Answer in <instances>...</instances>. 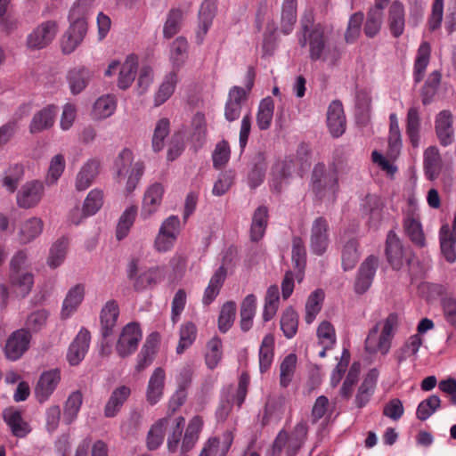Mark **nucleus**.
I'll return each mask as SVG.
<instances>
[{
  "label": "nucleus",
  "instance_id": "obj_16",
  "mask_svg": "<svg viewBox=\"0 0 456 456\" xmlns=\"http://www.w3.org/2000/svg\"><path fill=\"white\" fill-rule=\"evenodd\" d=\"M340 242L342 243L341 260L343 268L345 271L351 270L355 266L360 258L358 240L345 232L340 236Z\"/></svg>",
  "mask_w": 456,
  "mask_h": 456
},
{
  "label": "nucleus",
  "instance_id": "obj_39",
  "mask_svg": "<svg viewBox=\"0 0 456 456\" xmlns=\"http://www.w3.org/2000/svg\"><path fill=\"white\" fill-rule=\"evenodd\" d=\"M83 403V394L79 390L73 391L67 398L63 406V421L69 425L75 421L81 405Z\"/></svg>",
  "mask_w": 456,
  "mask_h": 456
},
{
  "label": "nucleus",
  "instance_id": "obj_11",
  "mask_svg": "<svg viewBox=\"0 0 456 456\" xmlns=\"http://www.w3.org/2000/svg\"><path fill=\"white\" fill-rule=\"evenodd\" d=\"M403 227L405 234L416 247L424 248L426 246V238L418 212L408 210L403 217Z\"/></svg>",
  "mask_w": 456,
  "mask_h": 456
},
{
  "label": "nucleus",
  "instance_id": "obj_12",
  "mask_svg": "<svg viewBox=\"0 0 456 456\" xmlns=\"http://www.w3.org/2000/svg\"><path fill=\"white\" fill-rule=\"evenodd\" d=\"M378 267L379 259L372 255L361 264L354 282V290L357 294H363L370 289Z\"/></svg>",
  "mask_w": 456,
  "mask_h": 456
},
{
  "label": "nucleus",
  "instance_id": "obj_42",
  "mask_svg": "<svg viewBox=\"0 0 456 456\" xmlns=\"http://www.w3.org/2000/svg\"><path fill=\"white\" fill-rule=\"evenodd\" d=\"M441 252L447 262L454 263L456 261L455 244L456 238L450 233V228L447 224L443 225L439 232Z\"/></svg>",
  "mask_w": 456,
  "mask_h": 456
},
{
  "label": "nucleus",
  "instance_id": "obj_33",
  "mask_svg": "<svg viewBox=\"0 0 456 456\" xmlns=\"http://www.w3.org/2000/svg\"><path fill=\"white\" fill-rule=\"evenodd\" d=\"M226 273V269L224 266H220L212 275L202 298V303L205 305L211 304L218 296L225 281Z\"/></svg>",
  "mask_w": 456,
  "mask_h": 456
},
{
  "label": "nucleus",
  "instance_id": "obj_53",
  "mask_svg": "<svg viewBox=\"0 0 456 456\" xmlns=\"http://www.w3.org/2000/svg\"><path fill=\"white\" fill-rule=\"evenodd\" d=\"M274 104L271 97L261 101L256 115V124L260 130H266L270 127L273 116Z\"/></svg>",
  "mask_w": 456,
  "mask_h": 456
},
{
  "label": "nucleus",
  "instance_id": "obj_43",
  "mask_svg": "<svg viewBox=\"0 0 456 456\" xmlns=\"http://www.w3.org/2000/svg\"><path fill=\"white\" fill-rule=\"evenodd\" d=\"M216 4L213 0H206L202 3L199 12V34L201 33L200 41L202 40L203 37L208 33L212 24L213 19L216 16Z\"/></svg>",
  "mask_w": 456,
  "mask_h": 456
},
{
  "label": "nucleus",
  "instance_id": "obj_28",
  "mask_svg": "<svg viewBox=\"0 0 456 456\" xmlns=\"http://www.w3.org/2000/svg\"><path fill=\"white\" fill-rule=\"evenodd\" d=\"M392 341L379 335V325L376 324L369 332L365 339V350L369 354L380 353L386 355L391 348Z\"/></svg>",
  "mask_w": 456,
  "mask_h": 456
},
{
  "label": "nucleus",
  "instance_id": "obj_17",
  "mask_svg": "<svg viewBox=\"0 0 456 456\" xmlns=\"http://www.w3.org/2000/svg\"><path fill=\"white\" fill-rule=\"evenodd\" d=\"M452 123V115L446 110L440 111L436 118V133L443 146L452 144L454 140Z\"/></svg>",
  "mask_w": 456,
  "mask_h": 456
},
{
  "label": "nucleus",
  "instance_id": "obj_29",
  "mask_svg": "<svg viewBox=\"0 0 456 456\" xmlns=\"http://www.w3.org/2000/svg\"><path fill=\"white\" fill-rule=\"evenodd\" d=\"M101 163L99 160H88L78 172L76 178V188L77 191H85L99 175Z\"/></svg>",
  "mask_w": 456,
  "mask_h": 456
},
{
  "label": "nucleus",
  "instance_id": "obj_20",
  "mask_svg": "<svg viewBox=\"0 0 456 456\" xmlns=\"http://www.w3.org/2000/svg\"><path fill=\"white\" fill-rule=\"evenodd\" d=\"M90 332L82 329L70 344L67 358L71 365L78 364L85 357L90 344Z\"/></svg>",
  "mask_w": 456,
  "mask_h": 456
},
{
  "label": "nucleus",
  "instance_id": "obj_54",
  "mask_svg": "<svg viewBox=\"0 0 456 456\" xmlns=\"http://www.w3.org/2000/svg\"><path fill=\"white\" fill-rule=\"evenodd\" d=\"M280 300L279 289L276 285H272L267 289L265 297V306L263 312V319L268 322L275 315Z\"/></svg>",
  "mask_w": 456,
  "mask_h": 456
},
{
  "label": "nucleus",
  "instance_id": "obj_49",
  "mask_svg": "<svg viewBox=\"0 0 456 456\" xmlns=\"http://www.w3.org/2000/svg\"><path fill=\"white\" fill-rule=\"evenodd\" d=\"M168 423L169 419L163 418L151 427L147 436V447L149 450H156L163 443L165 431Z\"/></svg>",
  "mask_w": 456,
  "mask_h": 456
},
{
  "label": "nucleus",
  "instance_id": "obj_6",
  "mask_svg": "<svg viewBox=\"0 0 456 456\" xmlns=\"http://www.w3.org/2000/svg\"><path fill=\"white\" fill-rule=\"evenodd\" d=\"M58 24L54 20H46L38 25L27 38V46L31 50H39L47 46L55 37Z\"/></svg>",
  "mask_w": 456,
  "mask_h": 456
},
{
  "label": "nucleus",
  "instance_id": "obj_30",
  "mask_svg": "<svg viewBox=\"0 0 456 456\" xmlns=\"http://www.w3.org/2000/svg\"><path fill=\"white\" fill-rule=\"evenodd\" d=\"M166 374L162 368H156L151 374L147 387V401L155 404L163 395Z\"/></svg>",
  "mask_w": 456,
  "mask_h": 456
},
{
  "label": "nucleus",
  "instance_id": "obj_1",
  "mask_svg": "<svg viewBox=\"0 0 456 456\" xmlns=\"http://www.w3.org/2000/svg\"><path fill=\"white\" fill-rule=\"evenodd\" d=\"M309 57L335 66L341 57L339 47L331 41L330 32L322 24H316L308 33Z\"/></svg>",
  "mask_w": 456,
  "mask_h": 456
},
{
  "label": "nucleus",
  "instance_id": "obj_55",
  "mask_svg": "<svg viewBox=\"0 0 456 456\" xmlns=\"http://www.w3.org/2000/svg\"><path fill=\"white\" fill-rule=\"evenodd\" d=\"M297 21V0H284L281 11V29L289 34Z\"/></svg>",
  "mask_w": 456,
  "mask_h": 456
},
{
  "label": "nucleus",
  "instance_id": "obj_50",
  "mask_svg": "<svg viewBox=\"0 0 456 456\" xmlns=\"http://www.w3.org/2000/svg\"><path fill=\"white\" fill-rule=\"evenodd\" d=\"M431 47L428 42H423L418 50V54L414 63V79L417 83L423 78L424 72L429 62Z\"/></svg>",
  "mask_w": 456,
  "mask_h": 456
},
{
  "label": "nucleus",
  "instance_id": "obj_34",
  "mask_svg": "<svg viewBox=\"0 0 456 456\" xmlns=\"http://www.w3.org/2000/svg\"><path fill=\"white\" fill-rule=\"evenodd\" d=\"M24 176V167L21 164H11L3 173L2 185L10 193L18 189L20 183Z\"/></svg>",
  "mask_w": 456,
  "mask_h": 456
},
{
  "label": "nucleus",
  "instance_id": "obj_21",
  "mask_svg": "<svg viewBox=\"0 0 456 456\" xmlns=\"http://www.w3.org/2000/svg\"><path fill=\"white\" fill-rule=\"evenodd\" d=\"M3 418L14 436L23 438L31 432L29 424L24 420L20 411L12 407L4 409Z\"/></svg>",
  "mask_w": 456,
  "mask_h": 456
},
{
  "label": "nucleus",
  "instance_id": "obj_61",
  "mask_svg": "<svg viewBox=\"0 0 456 456\" xmlns=\"http://www.w3.org/2000/svg\"><path fill=\"white\" fill-rule=\"evenodd\" d=\"M298 326V316L294 309L287 308L281 318V329L287 338H292Z\"/></svg>",
  "mask_w": 456,
  "mask_h": 456
},
{
  "label": "nucleus",
  "instance_id": "obj_60",
  "mask_svg": "<svg viewBox=\"0 0 456 456\" xmlns=\"http://www.w3.org/2000/svg\"><path fill=\"white\" fill-rule=\"evenodd\" d=\"M137 215V208L135 206L128 207L121 215L116 231V236L118 240L124 239L133 225Z\"/></svg>",
  "mask_w": 456,
  "mask_h": 456
},
{
  "label": "nucleus",
  "instance_id": "obj_52",
  "mask_svg": "<svg viewBox=\"0 0 456 456\" xmlns=\"http://www.w3.org/2000/svg\"><path fill=\"white\" fill-rule=\"evenodd\" d=\"M10 281L17 295L22 297L29 293L34 282L33 275L28 272L10 274Z\"/></svg>",
  "mask_w": 456,
  "mask_h": 456
},
{
  "label": "nucleus",
  "instance_id": "obj_58",
  "mask_svg": "<svg viewBox=\"0 0 456 456\" xmlns=\"http://www.w3.org/2000/svg\"><path fill=\"white\" fill-rule=\"evenodd\" d=\"M178 81L177 74L175 71L168 73L155 96V104L157 106L164 103L174 93Z\"/></svg>",
  "mask_w": 456,
  "mask_h": 456
},
{
  "label": "nucleus",
  "instance_id": "obj_13",
  "mask_svg": "<svg viewBox=\"0 0 456 456\" xmlns=\"http://www.w3.org/2000/svg\"><path fill=\"white\" fill-rule=\"evenodd\" d=\"M322 179H324V187L329 186V191L332 192L334 198L335 192L338 190V179L333 173H327L323 164L315 165L312 173V185L313 191L319 199H323V187Z\"/></svg>",
  "mask_w": 456,
  "mask_h": 456
},
{
  "label": "nucleus",
  "instance_id": "obj_45",
  "mask_svg": "<svg viewBox=\"0 0 456 456\" xmlns=\"http://www.w3.org/2000/svg\"><path fill=\"white\" fill-rule=\"evenodd\" d=\"M256 299L253 294L248 295L242 301L240 305V328L243 331L250 330L253 318L256 314Z\"/></svg>",
  "mask_w": 456,
  "mask_h": 456
},
{
  "label": "nucleus",
  "instance_id": "obj_40",
  "mask_svg": "<svg viewBox=\"0 0 456 456\" xmlns=\"http://www.w3.org/2000/svg\"><path fill=\"white\" fill-rule=\"evenodd\" d=\"M292 262L297 271L296 278L300 282L306 265V250L300 237H294L292 240Z\"/></svg>",
  "mask_w": 456,
  "mask_h": 456
},
{
  "label": "nucleus",
  "instance_id": "obj_47",
  "mask_svg": "<svg viewBox=\"0 0 456 456\" xmlns=\"http://www.w3.org/2000/svg\"><path fill=\"white\" fill-rule=\"evenodd\" d=\"M91 78V71L84 67L74 69L69 72L68 80L74 94L82 92Z\"/></svg>",
  "mask_w": 456,
  "mask_h": 456
},
{
  "label": "nucleus",
  "instance_id": "obj_22",
  "mask_svg": "<svg viewBox=\"0 0 456 456\" xmlns=\"http://www.w3.org/2000/svg\"><path fill=\"white\" fill-rule=\"evenodd\" d=\"M57 109L53 105H48L36 112L29 124V132L33 134L50 129L54 122Z\"/></svg>",
  "mask_w": 456,
  "mask_h": 456
},
{
  "label": "nucleus",
  "instance_id": "obj_9",
  "mask_svg": "<svg viewBox=\"0 0 456 456\" xmlns=\"http://www.w3.org/2000/svg\"><path fill=\"white\" fill-rule=\"evenodd\" d=\"M45 187L42 182L37 180L25 183L16 195L17 205L25 209L36 207L42 200Z\"/></svg>",
  "mask_w": 456,
  "mask_h": 456
},
{
  "label": "nucleus",
  "instance_id": "obj_8",
  "mask_svg": "<svg viewBox=\"0 0 456 456\" xmlns=\"http://www.w3.org/2000/svg\"><path fill=\"white\" fill-rule=\"evenodd\" d=\"M295 162L291 157H286L282 160L277 161L272 167L270 188L271 190L280 194L283 188L289 184V180L291 177L294 170Z\"/></svg>",
  "mask_w": 456,
  "mask_h": 456
},
{
  "label": "nucleus",
  "instance_id": "obj_2",
  "mask_svg": "<svg viewBox=\"0 0 456 456\" xmlns=\"http://www.w3.org/2000/svg\"><path fill=\"white\" fill-rule=\"evenodd\" d=\"M88 10V0H77L70 9L69 14L70 26L61 41L63 53H71L83 41L87 31L86 14Z\"/></svg>",
  "mask_w": 456,
  "mask_h": 456
},
{
  "label": "nucleus",
  "instance_id": "obj_19",
  "mask_svg": "<svg viewBox=\"0 0 456 456\" xmlns=\"http://www.w3.org/2000/svg\"><path fill=\"white\" fill-rule=\"evenodd\" d=\"M327 125L333 137H339L346 130V118L342 103L333 101L327 111Z\"/></svg>",
  "mask_w": 456,
  "mask_h": 456
},
{
  "label": "nucleus",
  "instance_id": "obj_4",
  "mask_svg": "<svg viewBox=\"0 0 456 456\" xmlns=\"http://www.w3.org/2000/svg\"><path fill=\"white\" fill-rule=\"evenodd\" d=\"M255 80V71L252 67L248 69L246 74V88L233 86L228 94L224 106V117L229 122L237 120L241 113L242 105L246 102L248 94L250 92Z\"/></svg>",
  "mask_w": 456,
  "mask_h": 456
},
{
  "label": "nucleus",
  "instance_id": "obj_26",
  "mask_svg": "<svg viewBox=\"0 0 456 456\" xmlns=\"http://www.w3.org/2000/svg\"><path fill=\"white\" fill-rule=\"evenodd\" d=\"M159 334L158 332L151 333L146 338L142 348L138 354L136 370L142 371L148 367L153 361L157 348L159 343Z\"/></svg>",
  "mask_w": 456,
  "mask_h": 456
},
{
  "label": "nucleus",
  "instance_id": "obj_7",
  "mask_svg": "<svg viewBox=\"0 0 456 456\" xmlns=\"http://www.w3.org/2000/svg\"><path fill=\"white\" fill-rule=\"evenodd\" d=\"M31 334L26 329L13 331L7 338L4 346V354L10 361H17L28 349Z\"/></svg>",
  "mask_w": 456,
  "mask_h": 456
},
{
  "label": "nucleus",
  "instance_id": "obj_37",
  "mask_svg": "<svg viewBox=\"0 0 456 456\" xmlns=\"http://www.w3.org/2000/svg\"><path fill=\"white\" fill-rule=\"evenodd\" d=\"M420 116L417 107H411L406 116V134L413 147H418L420 139Z\"/></svg>",
  "mask_w": 456,
  "mask_h": 456
},
{
  "label": "nucleus",
  "instance_id": "obj_56",
  "mask_svg": "<svg viewBox=\"0 0 456 456\" xmlns=\"http://www.w3.org/2000/svg\"><path fill=\"white\" fill-rule=\"evenodd\" d=\"M69 240L66 238L57 240L50 249L47 264L51 268L60 266L64 261L68 250Z\"/></svg>",
  "mask_w": 456,
  "mask_h": 456
},
{
  "label": "nucleus",
  "instance_id": "obj_18",
  "mask_svg": "<svg viewBox=\"0 0 456 456\" xmlns=\"http://www.w3.org/2000/svg\"><path fill=\"white\" fill-rule=\"evenodd\" d=\"M119 314L118 305L115 300H109L100 314L101 333L104 339L113 334Z\"/></svg>",
  "mask_w": 456,
  "mask_h": 456
},
{
  "label": "nucleus",
  "instance_id": "obj_41",
  "mask_svg": "<svg viewBox=\"0 0 456 456\" xmlns=\"http://www.w3.org/2000/svg\"><path fill=\"white\" fill-rule=\"evenodd\" d=\"M44 223L38 217H31L20 225L19 237L23 244L28 243L39 236L43 231Z\"/></svg>",
  "mask_w": 456,
  "mask_h": 456
},
{
  "label": "nucleus",
  "instance_id": "obj_31",
  "mask_svg": "<svg viewBox=\"0 0 456 456\" xmlns=\"http://www.w3.org/2000/svg\"><path fill=\"white\" fill-rule=\"evenodd\" d=\"M404 26L405 18L403 5L400 2L395 1L390 5L388 11V27L391 34L395 37H400L404 31Z\"/></svg>",
  "mask_w": 456,
  "mask_h": 456
},
{
  "label": "nucleus",
  "instance_id": "obj_59",
  "mask_svg": "<svg viewBox=\"0 0 456 456\" xmlns=\"http://www.w3.org/2000/svg\"><path fill=\"white\" fill-rule=\"evenodd\" d=\"M308 432V426L305 421L298 422L289 436V456H295L304 444Z\"/></svg>",
  "mask_w": 456,
  "mask_h": 456
},
{
  "label": "nucleus",
  "instance_id": "obj_46",
  "mask_svg": "<svg viewBox=\"0 0 456 456\" xmlns=\"http://www.w3.org/2000/svg\"><path fill=\"white\" fill-rule=\"evenodd\" d=\"M137 70V61L134 56L126 58L119 70L118 86L122 89H127L135 78Z\"/></svg>",
  "mask_w": 456,
  "mask_h": 456
},
{
  "label": "nucleus",
  "instance_id": "obj_57",
  "mask_svg": "<svg viewBox=\"0 0 456 456\" xmlns=\"http://www.w3.org/2000/svg\"><path fill=\"white\" fill-rule=\"evenodd\" d=\"M233 441L232 433L226 431L223 434L222 438L211 437L208 440L206 445L211 448L213 456H225L230 450Z\"/></svg>",
  "mask_w": 456,
  "mask_h": 456
},
{
  "label": "nucleus",
  "instance_id": "obj_36",
  "mask_svg": "<svg viewBox=\"0 0 456 456\" xmlns=\"http://www.w3.org/2000/svg\"><path fill=\"white\" fill-rule=\"evenodd\" d=\"M268 222V209L265 206L258 207L252 216V223L250 227V240L252 241L260 240L267 226Z\"/></svg>",
  "mask_w": 456,
  "mask_h": 456
},
{
  "label": "nucleus",
  "instance_id": "obj_23",
  "mask_svg": "<svg viewBox=\"0 0 456 456\" xmlns=\"http://www.w3.org/2000/svg\"><path fill=\"white\" fill-rule=\"evenodd\" d=\"M164 193L163 186L159 183L151 185L144 193L141 216L143 219L149 218L159 208Z\"/></svg>",
  "mask_w": 456,
  "mask_h": 456
},
{
  "label": "nucleus",
  "instance_id": "obj_44",
  "mask_svg": "<svg viewBox=\"0 0 456 456\" xmlns=\"http://www.w3.org/2000/svg\"><path fill=\"white\" fill-rule=\"evenodd\" d=\"M423 343V339L419 334L411 336L404 344L395 352V357L398 365L404 362L407 358L415 356Z\"/></svg>",
  "mask_w": 456,
  "mask_h": 456
},
{
  "label": "nucleus",
  "instance_id": "obj_5",
  "mask_svg": "<svg viewBox=\"0 0 456 456\" xmlns=\"http://www.w3.org/2000/svg\"><path fill=\"white\" fill-rule=\"evenodd\" d=\"M142 339V330L136 322L126 324L121 330L116 344V351L122 357H127L136 351Z\"/></svg>",
  "mask_w": 456,
  "mask_h": 456
},
{
  "label": "nucleus",
  "instance_id": "obj_3",
  "mask_svg": "<svg viewBox=\"0 0 456 456\" xmlns=\"http://www.w3.org/2000/svg\"><path fill=\"white\" fill-rule=\"evenodd\" d=\"M133 152L129 149H124L118 154L114 163L115 174L118 181L124 179L128 175L126 185V191L128 193H131L136 188L144 171L142 162L133 164Z\"/></svg>",
  "mask_w": 456,
  "mask_h": 456
},
{
  "label": "nucleus",
  "instance_id": "obj_10",
  "mask_svg": "<svg viewBox=\"0 0 456 456\" xmlns=\"http://www.w3.org/2000/svg\"><path fill=\"white\" fill-rule=\"evenodd\" d=\"M328 245L329 224L324 217L319 216L312 224L310 247L314 254L322 256L327 250Z\"/></svg>",
  "mask_w": 456,
  "mask_h": 456
},
{
  "label": "nucleus",
  "instance_id": "obj_64",
  "mask_svg": "<svg viewBox=\"0 0 456 456\" xmlns=\"http://www.w3.org/2000/svg\"><path fill=\"white\" fill-rule=\"evenodd\" d=\"M197 336V328L194 323L189 322L181 326L180 339L176 347V353L181 354L190 347Z\"/></svg>",
  "mask_w": 456,
  "mask_h": 456
},
{
  "label": "nucleus",
  "instance_id": "obj_51",
  "mask_svg": "<svg viewBox=\"0 0 456 456\" xmlns=\"http://www.w3.org/2000/svg\"><path fill=\"white\" fill-rule=\"evenodd\" d=\"M383 6L375 4L374 7L368 12L364 26V32L367 37H373L379 31L383 20Z\"/></svg>",
  "mask_w": 456,
  "mask_h": 456
},
{
  "label": "nucleus",
  "instance_id": "obj_25",
  "mask_svg": "<svg viewBox=\"0 0 456 456\" xmlns=\"http://www.w3.org/2000/svg\"><path fill=\"white\" fill-rule=\"evenodd\" d=\"M131 395V389L126 386L116 387L104 406V416L106 418L115 417L123 407Z\"/></svg>",
  "mask_w": 456,
  "mask_h": 456
},
{
  "label": "nucleus",
  "instance_id": "obj_24",
  "mask_svg": "<svg viewBox=\"0 0 456 456\" xmlns=\"http://www.w3.org/2000/svg\"><path fill=\"white\" fill-rule=\"evenodd\" d=\"M386 255L387 261L395 270H400L403 265L404 252L402 242L394 231L387 233L386 240Z\"/></svg>",
  "mask_w": 456,
  "mask_h": 456
},
{
  "label": "nucleus",
  "instance_id": "obj_14",
  "mask_svg": "<svg viewBox=\"0 0 456 456\" xmlns=\"http://www.w3.org/2000/svg\"><path fill=\"white\" fill-rule=\"evenodd\" d=\"M384 203L380 197L368 194L362 204V213L368 218L367 224L370 228L377 229L383 218Z\"/></svg>",
  "mask_w": 456,
  "mask_h": 456
},
{
  "label": "nucleus",
  "instance_id": "obj_27",
  "mask_svg": "<svg viewBox=\"0 0 456 456\" xmlns=\"http://www.w3.org/2000/svg\"><path fill=\"white\" fill-rule=\"evenodd\" d=\"M378 377L379 371L376 369H372L362 380L355 395V403L358 408H362L369 403L374 393Z\"/></svg>",
  "mask_w": 456,
  "mask_h": 456
},
{
  "label": "nucleus",
  "instance_id": "obj_15",
  "mask_svg": "<svg viewBox=\"0 0 456 456\" xmlns=\"http://www.w3.org/2000/svg\"><path fill=\"white\" fill-rule=\"evenodd\" d=\"M60 380L61 376L57 370L42 373L35 387V395L37 401L39 403L45 402L55 390Z\"/></svg>",
  "mask_w": 456,
  "mask_h": 456
},
{
  "label": "nucleus",
  "instance_id": "obj_38",
  "mask_svg": "<svg viewBox=\"0 0 456 456\" xmlns=\"http://www.w3.org/2000/svg\"><path fill=\"white\" fill-rule=\"evenodd\" d=\"M266 158L263 151H258L253 158V167L248 174V184L255 189L259 186L265 179L266 171Z\"/></svg>",
  "mask_w": 456,
  "mask_h": 456
},
{
  "label": "nucleus",
  "instance_id": "obj_62",
  "mask_svg": "<svg viewBox=\"0 0 456 456\" xmlns=\"http://www.w3.org/2000/svg\"><path fill=\"white\" fill-rule=\"evenodd\" d=\"M323 299L324 292L322 289H316L309 296L305 305V322L308 324L314 322L321 311Z\"/></svg>",
  "mask_w": 456,
  "mask_h": 456
},
{
  "label": "nucleus",
  "instance_id": "obj_32",
  "mask_svg": "<svg viewBox=\"0 0 456 456\" xmlns=\"http://www.w3.org/2000/svg\"><path fill=\"white\" fill-rule=\"evenodd\" d=\"M424 169L426 176L433 181L438 177L442 169V159L436 147H428L424 152Z\"/></svg>",
  "mask_w": 456,
  "mask_h": 456
},
{
  "label": "nucleus",
  "instance_id": "obj_63",
  "mask_svg": "<svg viewBox=\"0 0 456 456\" xmlns=\"http://www.w3.org/2000/svg\"><path fill=\"white\" fill-rule=\"evenodd\" d=\"M117 102L114 96L103 95L97 99L94 105V113L99 118H106L113 114Z\"/></svg>",
  "mask_w": 456,
  "mask_h": 456
},
{
  "label": "nucleus",
  "instance_id": "obj_35",
  "mask_svg": "<svg viewBox=\"0 0 456 456\" xmlns=\"http://www.w3.org/2000/svg\"><path fill=\"white\" fill-rule=\"evenodd\" d=\"M84 297L85 287L83 285L77 284L72 287L63 301L61 316L63 318L69 317L82 303Z\"/></svg>",
  "mask_w": 456,
  "mask_h": 456
},
{
  "label": "nucleus",
  "instance_id": "obj_48",
  "mask_svg": "<svg viewBox=\"0 0 456 456\" xmlns=\"http://www.w3.org/2000/svg\"><path fill=\"white\" fill-rule=\"evenodd\" d=\"M274 338L272 334H267L262 340L259 348V369L263 373L266 371L273 360Z\"/></svg>",
  "mask_w": 456,
  "mask_h": 456
}]
</instances>
